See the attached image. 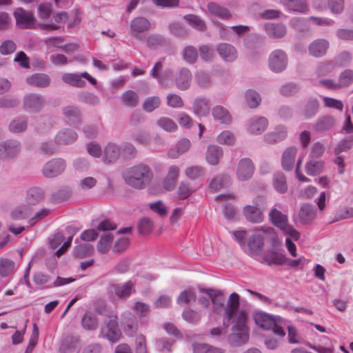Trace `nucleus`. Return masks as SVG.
<instances>
[{
  "label": "nucleus",
  "mask_w": 353,
  "mask_h": 353,
  "mask_svg": "<svg viewBox=\"0 0 353 353\" xmlns=\"http://www.w3.org/2000/svg\"><path fill=\"white\" fill-rule=\"evenodd\" d=\"M17 24L24 28H30L34 24L32 13L26 11L22 8H18L14 12Z\"/></svg>",
  "instance_id": "obj_13"
},
{
  "label": "nucleus",
  "mask_w": 353,
  "mask_h": 353,
  "mask_svg": "<svg viewBox=\"0 0 353 353\" xmlns=\"http://www.w3.org/2000/svg\"><path fill=\"white\" fill-rule=\"evenodd\" d=\"M336 121L334 117L324 115L317 119L313 125V129L317 132H323L332 128Z\"/></svg>",
  "instance_id": "obj_21"
},
{
  "label": "nucleus",
  "mask_w": 353,
  "mask_h": 353,
  "mask_svg": "<svg viewBox=\"0 0 353 353\" xmlns=\"http://www.w3.org/2000/svg\"><path fill=\"white\" fill-rule=\"evenodd\" d=\"M77 340L73 337H65L61 347L63 353H75Z\"/></svg>",
  "instance_id": "obj_64"
},
{
  "label": "nucleus",
  "mask_w": 353,
  "mask_h": 353,
  "mask_svg": "<svg viewBox=\"0 0 353 353\" xmlns=\"http://www.w3.org/2000/svg\"><path fill=\"white\" fill-rule=\"evenodd\" d=\"M81 325L85 330H95L97 328L98 323L94 316L90 313H86L81 319Z\"/></svg>",
  "instance_id": "obj_55"
},
{
  "label": "nucleus",
  "mask_w": 353,
  "mask_h": 353,
  "mask_svg": "<svg viewBox=\"0 0 353 353\" xmlns=\"http://www.w3.org/2000/svg\"><path fill=\"white\" fill-rule=\"evenodd\" d=\"M268 125V121L265 117H259L253 118L249 123V131L255 134L263 133Z\"/></svg>",
  "instance_id": "obj_27"
},
{
  "label": "nucleus",
  "mask_w": 353,
  "mask_h": 353,
  "mask_svg": "<svg viewBox=\"0 0 353 353\" xmlns=\"http://www.w3.org/2000/svg\"><path fill=\"white\" fill-rule=\"evenodd\" d=\"M109 293H114L120 299H126L135 292L134 283L128 281L122 284H111L108 288Z\"/></svg>",
  "instance_id": "obj_9"
},
{
  "label": "nucleus",
  "mask_w": 353,
  "mask_h": 353,
  "mask_svg": "<svg viewBox=\"0 0 353 353\" xmlns=\"http://www.w3.org/2000/svg\"><path fill=\"white\" fill-rule=\"evenodd\" d=\"M243 212L250 222L260 223L263 219V211L259 207L248 205L244 208Z\"/></svg>",
  "instance_id": "obj_31"
},
{
  "label": "nucleus",
  "mask_w": 353,
  "mask_h": 353,
  "mask_svg": "<svg viewBox=\"0 0 353 353\" xmlns=\"http://www.w3.org/2000/svg\"><path fill=\"white\" fill-rule=\"evenodd\" d=\"M193 112L198 117H205L210 112V106L205 99L197 98L194 101Z\"/></svg>",
  "instance_id": "obj_41"
},
{
  "label": "nucleus",
  "mask_w": 353,
  "mask_h": 353,
  "mask_svg": "<svg viewBox=\"0 0 353 353\" xmlns=\"http://www.w3.org/2000/svg\"><path fill=\"white\" fill-rule=\"evenodd\" d=\"M240 305V296L236 293H232L227 300L226 304L224 306L225 319L223 321V325L228 327L231 321L236 319L237 314L240 312H243L245 318H248V314L244 310H239Z\"/></svg>",
  "instance_id": "obj_3"
},
{
  "label": "nucleus",
  "mask_w": 353,
  "mask_h": 353,
  "mask_svg": "<svg viewBox=\"0 0 353 353\" xmlns=\"http://www.w3.org/2000/svg\"><path fill=\"white\" fill-rule=\"evenodd\" d=\"M77 138V134L72 130L65 129L60 131L55 137V142L58 144H69Z\"/></svg>",
  "instance_id": "obj_33"
},
{
  "label": "nucleus",
  "mask_w": 353,
  "mask_h": 353,
  "mask_svg": "<svg viewBox=\"0 0 353 353\" xmlns=\"http://www.w3.org/2000/svg\"><path fill=\"white\" fill-rule=\"evenodd\" d=\"M123 332L128 336H133L137 332L139 323L137 317L131 312H125L123 315Z\"/></svg>",
  "instance_id": "obj_16"
},
{
  "label": "nucleus",
  "mask_w": 353,
  "mask_h": 353,
  "mask_svg": "<svg viewBox=\"0 0 353 353\" xmlns=\"http://www.w3.org/2000/svg\"><path fill=\"white\" fill-rule=\"evenodd\" d=\"M270 70L274 72H281L288 65V56L286 53L280 49L272 52L268 59Z\"/></svg>",
  "instance_id": "obj_4"
},
{
  "label": "nucleus",
  "mask_w": 353,
  "mask_h": 353,
  "mask_svg": "<svg viewBox=\"0 0 353 353\" xmlns=\"http://www.w3.org/2000/svg\"><path fill=\"white\" fill-rule=\"evenodd\" d=\"M44 104V98L41 94L30 93L26 94L23 98V108L30 113L39 112Z\"/></svg>",
  "instance_id": "obj_6"
},
{
  "label": "nucleus",
  "mask_w": 353,
  "mask_h": 353,
  "mask_svg": "<svg viewBox=\"0 0 353 353\" xmlns=\"http://www.w3.org/2000/svg\"><path fill=\"white\" fill-rule=\"evenodd\" d=\"M201 292L205 293L210 299L215 312H219L221 309L224 308L225 299L223 292L220 290L213 289L199 288Z\"/></svg>",
  "instance_id": "obj_10"
},
{
  "label": "nucleus",
  "mask_w": 353,
  "mask_h": 353,
  "mask_svg": "<svg viewBox=\"0 0 353 353\" xmlns=\"http://www.w3.org/2000/svg\"><path fill=\"white\" fill-rule=\"evenodd\" d=\"M27 121L23 118H17L12 121L9 125V130L13 133H21L26 130Z\"/></svg>",
  "instance_id": "obj_56"
},
{
  "label": "nucleus",
  "mask_w": 353,
  "mask_h": 353,
  "mask_svg": "<svg viewBox=\"0 0 353 353\" xmlns=\"http://www.w3.org/2000/svg\"><path fill=\"white\" fill-rule=\"evenodd\" d=\"M77 99L79 101L90 105H96L99 103V98L96 94L86 91L80 92Z\"/></svg>",
  "instance_id": "obj_50"
},
{
  "label": "nucleus",
  "mask_w": 353,
  "mask_h": 353,
  "mask_svg": "<svg viewBox=\"0 0 353 353\" xmlns=\"http://www.w3.org/2000/svg\"><path fill=\"white\" fill-rule=\"evenodd\" d=\"M161 104V99L159 97H148L143 103V109L145 112H151Z\"/></svg>",
  "instance_id": "obj_61"
},
{
  "label": "nucleus",
  "mask_w": 353,
  "mask_h": 353,
  "mask_svg": "<svg viewBox=\"0 0 353 353\" xmlns=\"http://www.w3.org/2000/svg\"><path fill=\"white\" fill-rule=\"evenodd\" d=\"M353 145V136L341 140L334 148L335 155H339L342 152H346L352 148Z\"/></svg>",
  "instance_id": "obj_62"
},
{
  "label": "nucleus",
  "mask_w": 353,
  "mask_h": 353,
  "mask_svg": "<svg viewBox=\"0 0 353 353\" xmlns=\"http://www.w3.org/2000/svg\"><path fill=\"white\" fill-rule=\"evenodd\" d=\"M319 108V101L316 99H310L307 101L304 109L303 114L306 119H310L318 112Z\"/></svg>",
  "instance_id": "obj_47"
},
{
  "label": "nucleus",
  "mask_w": 353,
  "mask_h": 353,
  "mask_svg": "<svg viewBox=\"0 0 353 353\" xmlns=\"http://www.w3.org/2000/svg\"><path fill=\"white\" fill-rule=\"evenodd\" d=\"M273 185L279 193H285L288 190L286 177L282 172H276L273 176Z\"/></svg>",
  "instance_id": "obj_43"
},
{
  "label": "nucleus",
  "mask_w": 353,
  "mask_h": 353,
  "mask_svg": "<svg viewBox=\"0 0 353 353\" xmlns=\"http://www.w3.org/2000/svg\"><path fill=\"white\" fill-rule=\"evenodd\" d=\"M44 199V192L41 188L32 187L27 191L26 201L28 205H35Z\"/></svg>",
  "instance_id": "obj_28"
},
{
  "label": "nucleus",
  "mask_w": 353,
  "mask_h": 353,
  "mask_svg": "<svg viewBox=\"0 0 353 353\" xmlns=\"http://www.w3.org/2000/svg\"><path fill=\"white\" fill-rule=\"evenodd\" d=\"M287 137V129L284 125H278L274 131L267 133L265 141L270 144H274L283 141Z\"/></svg>",
  "instance_id": "obj_24"
},
{
  "label": "nucleus",
  "mask_w": 353,
  "mask_h": 353,
  "mask_svg": "<svg viewBox=\"0 0 353 353\" xmlns=\"http://www.w3.org/2000/svg\"><path fill=\"white\" fill-rule=\"evenodd\" d=\"M325 163L322 160L311 159L305 164V172L308 175L316 176L323 172Z\"/></svg>",
  "instance_id": "obj_32"
},
{
  "label": "nucleus",
  "mask_w": 353,
  "mask_h": 353,
  "mask_svg": "<svg viewBox=\"0 0 353 353\" xmlns=\"http://www.w3.org/2000/svg\"><path fill=\"white\" fill-rule=\"evenodd\" d=\"M269 215L273 224L281 230L286 228L288 224V216L276 208L272 209Z\"/></svg>",
  "instance_id": "obj_40"
},
{
  "label": "nucleus",
  "mask_w": 353,
  "mask_h": 353,
  "mask_svg": "<svg viewBox=\"0 0 353 353\" xmlns=\"http://www.w3.org/2000/svg\"><path fill=\"white\" fill-rule=\"evenodd\" d=\"M190 141L187 139H182L177 142L174 148L170 149L168 152V157L176 159L182 154L186 152L190 148Z\"/></svg>",
  "instance_id": "obj_29"
},
{
  "label": "nucleus",
  "mask_w": 353,
  "mask_h": 353,
  "mask_svg": "<svg viewBox=\"0 0 353 353\" xmlns=\"http://www.w3.org/2000/svg\"><path fill=\"white\" fill-rule=\"evenodd\" d=\"M297 148L292 146L288 148L283 153L281 157V165L285 171H291L294 166L295 158Z\"/></svg>",
  "instance_id": "obj_19"
},
{
  "label": "nucleus",
  "mask_w": 353,
  "mask_h": 353,
  "mask_svg": "<svg viewBox=\"0 0 353 353\" xmlns=\"http://www.w3.org/2000/svg\"><path fill=\"white\" fill-rule=\"evenodd\" d=\"M157 125L167 132H174L177 129L176 124L168 117H161L157 121Z\"/></svg>",
  "instance_id": "obj_63"
},
{
  "label": "nucleus",
  "mask_w": 353,
  "mask_h": 353,
  "mask_svg": "<svg viewBox=\"0 0 353 353\" xmlns=\"http://www.w3.org/2000/svg\"><path fill=\"white\" fill-rule=\"evenodd\" d=\"M216 50L220 57L225 61L232 62L237 58L236 48L230 43H222L216 46Z\"/></svg>",
  "instance_id": "obj_18"
},
{
  "label": "nucleus",
  "mask_w": 353,
  "mask_h": 353,
  "mask_svg": "<svg viewBox=\"0 0 353 353\" xmlns=\"http://www.w3.org/2000/svg\"><path fill=\"white\" fill-rule=\"evenodd\" d=\"M192 74L189 69L182 68L176 74L175 85L180 90H188L191 84Z\"/></svg>",
  "instance_id": "obj_17"
},
{
  "label": "nucleus",
  "mask_w": 353,
  "mask_h": 353,
  "mask_svg": "<svg viewBox=\"0 0 353 353\" xmlns=\"http://www.w3.org/2000/svg\"><path fill=\"white\" fill-rule=\"evenodd\" d=\"M153 222L148 217L140 219L138 223L139 232L142 235H146L150 233L153 229Z\"/></svg>",
  "instance_id": "obj_59"
},
{
  "label": "nucleus",
  "mask_w": 353,
  "mask_h": 353,
  "mask_svg": "<svg viewBox=\"0 0 353 353\" xmlns=\"http://www.w3.org/2000/svg\"><path fill=\"white\" fill-rule=\"evenodd\" d=\"M256 324L264 330H270L275 326V321L279 319L276 316H271L265 312H256L253 316Z\"/></svg>",
  "instance_id": "obj_15"
},
{
  "label": "nucleus",
  "mask_w": 353,
  "mask_h": 353,
  "mask_svg": "<svg viewBox=\"0 0 353 353\" xmlns=\"http://www.w3.org/2000/svg\"><path fill=\"white\" fill-rule=\"evenodd\" d=\"M245 99L250 108H257L261 101L260 94L256 90L252 89H249L245 92Z\"/></svg>",
  "instance_id": "obj_46"
},
{
  "label": "nucleus",
  "mask_w": 353,
  "mask_h": 353,
  "mask_svg": "<svg viewBox=\"0 0 353 353\" xmlns=\"http://www.w3.org/2000/svg\"><path fill=\"white\" fill-rule=\"evenodd\" d=\"M316 208L310 203H305L301 205L299 212V219L303 225L310 224L316 218Z\"/></svg>",
  "instance_id": "obj_14"
},
{
  "label": "nucleus",
  "mask_w": 353,
  "mask_h": 353,
  "mask_svg": "<svg viewBox=\"0 0 353 353\" xmlns=\"http://www.w3.org/2000/svg\"><path fill=\"white\" fill-rule=\"evenodd\" d=\"M101 333L112 343L119 341L121 336V332L118 327L116 316L110 319L106 326L101 329Z\"/></svg>",
  "instance_id": "obj_11"
},
{
  "label": "nucleus",
  "mask_w": 353,
  "mask_h": 353,
  "mask_svg": "<svg viewBox=\"0 0 353 353\" xmlns=\"http://www.w3.org/2000/svg\"><path fill=\"white\" fill-rule=\"evenodd\" d=\"M230 177L227 174H222L219 176H214L210 183V188L214 191H218L221 188H227L230 185Z\"/></svg>",
  "instance_id": "obj_35"
},
{
  "label": "nucleus",
  "mask_w": 353,
  "mask_h": 353,
  "mask_svg": "<svg viewBox=\"0 0 353 353\" xmlns=\"http://www.w3.org/2000/svg\"><path fill=\"white\" fill-rule=\"evenodd\" d=\"M254 170V166L252 160L248 158L242 159L237 166V177L241 181H246L252 176Z\"/></svg>",
  "instance_id": "obj_12"
},
{
  "label": "nucleus",
  "mask_w": 353,
  "mask_h": 353,
  "mask_svg": "<svg viewBox=\"0 0 353 353\" xmlns=\"http://www.w3.org/2000/svg\"><path fill=\"white\" fill-rule=\"evenodd\" d=\"M223 156V150L221 148L217 145H209L206 152V161L211 165H217L219 159Z\"/></svg>",
  "instance_id": "obj_36"
},
{
  "label": "nucleus",
  "mask_w": 353,
  "mask_h": 353,
  "mask_svg": "<svg viewBox=\"0 0 353 353\" xmlns=\"http://www.w3.org/2000/svg\"><path fill=\"white\" fill-rule=\"evenodd\" d=\"M32 212V210L30 207L26 205H22L11 212V217L14 220H21L28 218Z\"/></svg>",
  "instance_id": "obj_52"
},
{
  "label": "nucleus",
  "mask_w": 353,
  "mask_h": 353,
  "mask_svg": "<svg viewBox=\"0 0 353 353\" xmlns=\"http://www.w3.org/2000/svg\"><path fill=\"white\" fill-rule=\"evenodd\" d=\"M247 321L248 318L245 317L243 312L239 313L232 321V332L228 336V342L231 347H241L248 342L250 334Z\"/></svg>",
  "instance_id": "obj_2"
},
{
  "label": "nucleus",
  "mask_w": 353,
  "mask_h": 353,
  "mask_svg": "<svg viewBox=\"0 0 353 353\" xmlns=\"http://www.w3.org/2000/svg\"><path fill=\"white\" fill-rule=\"evenodd\" d=\"M14 262L6 258H0V276L5 277L10 274L14 269Z\"/></svg>",
  "instance_id": "obj_53"
},
{
  "label": "nucleus",
  "mask_w": 353,
  "mask_h": 353,
  "mask_svg": "<svg viewBox=\"0 0 353 353\" xmlns=\"http://www.w3.org/2000/svg\"><path fill=\"white\" fill-rule=\"evenodd\" d=\"M150 27L151 23L146 18L136 17L130 22V35L135 39H140L141 34L149 30Z\"/></svg>",
  "instance_id": "obj_8"
},
{
  "label": "nucleus",
  "mask_w": 353,
  "mask_h": 353,
  "mask_svg": "<svg viewBox=\"0 0 353 353\" xmlns=\"http://www.w3.org/2000/svg\"><path fill=\"white\" fill-rule=\"evenodd\" d=\"M61 79L65 83L70 86L83 88L86 85V83L82 79L81 74L64 73L61 76Z\"/></svg>",
  "instance_id": "obj_30"
},
{
  "label": "nucleus",
  "mask_w": 353,
  "mask_h": 353,
  "mask_svg": "<svg viewBox=\"0 0 353 353\" xmlns=\"http://www.w3.org/2000/svg\"><path fill=\"white\" fill-rule=\"evenodd\" d=\"M183 19L190 26L199 31H204L206 28L205 22L195 14H186L183 17Z\"/></svg>",
  "instance_id": "obj_51"
},
{
  "label": "nucleus",
  "mask_w": 353,
  "mask_h": 353,
  "mask_svg": "<svg viewBox=\"0 0 353 353\" xmlns=\"http://www.w3.org/2000/svg\"><path fill=\"white\" fill-rule=\"evenodd\" d=\"M264 260L269 265L273 264L277 265H282L287 262L288 259L284 254L272 250L270 252L265 253V254L264 255Z\"/></svg>",
  "instance_id": "obj_37"
},
{
  "label": "nucleus",
  "mask_w": 353,
  "mask_h": 353,
  "mask_svg": "<svg viewBox=\"0 0 353 353\" xmlns=\"http://www.w3.org/2000/svg\"><path fill=\"white\" fill-rule=\"evenodd\" d=\"M119 147L112 143H108L104 149V161L107 163L114 162L120 155Z\"/></svg>",
  "instance_id": "obj_39"
},
{
  "label": "nucleus",
  "mask_w": 353,
  "mask_h": 353,
  "mask_svg": "<svg viewBox=\"0 0 353 353\" xmlns=\"http://www.w3.org/2000/svg\"><path fill=\"white\" fill-rule=\"evenodd\" d=\"M212 115L214 119L221 123L227 124L232 121L231 115L228 110L221 105H216L212 109Z\"/></svg>",
  "instance_id": "obj_42"
},
{
  "label": "nucleus",
  "mask_w": 353,
  "mask_h": 353,
  "mask_svg": "<svg viewBox=\"0 0 353 353\" xmlns=\"http://www.w3.org/2000/svg\"><path fill=\"white\" fill-rule=\"evenodd\" d=\"M183 57L186 62L194 63L198 58L196 48L192 46H186L183 50Z\"/></svg>",
  "instance_id": "obj_57"
},
{
  "label": "nucleus",
  "mask_w": 353,
  "mask_h": 353,
  "mask_svg": "<svg viewBox=\"0 0 353 353\" xmlns=\"http://www.w3.org/2000/svg\"><path fill=\"white\" fill-rule=\"evenodd\" d=\"M120 101L124 106L135 108L139 103V98L137 92L129 90L121 95Z\"/></svg>",
  "instance_id": "obj_34"
},
{
  "label": "nucleus",
  "mask_w": 353,
  "mask_h": 353,
  "mask_svg": "<svg viewBox=\"0 0 353 353\" xmlns=\"http://www.w3.org/2000/svg\"><path fill=\"white\" fill-rule=\"evenodd\" d=\"M281 3L291 11L303 12L306 9L305 0H281Z\"/></svg>",
  "instance_id": "obj_44"
},
{
  "label": "nucleus",
  "mask_w": 353,
  "mask_h": 353,
  "mask_svg": "<svg viewBox=\"0 0 353 353\" xmlns=\"http://www.w3.org/2000/svg\"><path fill=\"white\" fill-rule=\"evenodd\" d=\"M63 114L71 125H78L81 121L80 109L74 105H68L63 108Z\"/></svg>",
  "instance_id": "obj_26"
},
{
  "label": "nucleus",
  "mask_w": 353,
  "mask_h": 353,
  "mask_svg": "<svg viewBox=\"0 0 353 353\" xmlns=\"http://www.w3.org/2000/svg\"><path fill=\"white\" fill-rule=\"evenodd\" d=\"M196 300L195 292L192 290L181 292L177 298V303L179 305H188Z\"/></svg>",
  "instance_id": "obj_58"
},
{
  "label": "nucleus",
  "mask_w": 353,
  "mask_h": 353,
  "mask_svg": "<svg viewBox=\"0 0 353 353\" xmlns=\"http://www.w3.org/2000/svg\"><path fill=\"white\" fill-rule=\"evenodd\" d=\"M21 143L14 139L0 143V159L7 160L16 157L21 150Z\"/></svg>",
  "instance_id": "obj_5"
},
{
  "label": "nucleus",
  "mask_w": 353,
  "mask_h": 353,
  "mask_svg": "<svg viewBox=\"0 0 353 353\" xmlns=\"http://www.w3.org/2000/svg\"><path fill=\"white\" fill-rule=\"evenodd\" d=\"M264 245L263 236L259 234H252L248 240V246L250 253L253 255H259Z\"/></svg>",
  "instance_id": "obj_25"
},
{
  "label": "nucleus",
  "mask_w": 353,
  "mask_h": 353,
  "mask_svg": "<svg viewBox=\"0 0 353 353\" xmlns=\"http://www.w3.org/2000/svg\"><path fill=\"white\" fill-rule=\"evenodd\" d=\"M353 81V70L346 69L342 72L339 78L338 87L341 88L349 85Z\"/></svg>",
  "instance_id": "obj_60"
},
{
  "label": "nucleus",
  "mask_w": 353,
  "mask_h": 353,
  "mask_svg": "<svg viewBox=\"0 0 353 353\" xmlns=\"http://www.w3.org/2000/svg\"><path fill=\"white\" fill-rule=\"evenodd\" d=\"M328 48V41L325 39H319L310 44L308 50L311 55L315 57H321L325 54Z\"/></svg>",
  "instance_id": "obj_20"
},
{
  "label": "nucleus",
  "mask_w": 353,
  "mask_h": 353,
  "mask_svg": "<svg viewBox=\"0 0 353 353\" xmlns=\"http://www.w3.org/2000/svg\"><path fill=\"white\" fill-rule=\"evenodd\" d=\"M94 252V247L90 244H81L73 249V253L77 258H84L91 255Z\"/></svg>",
  "instance_id": "obj_49"
},
{
  "label": "nucleus",
  "mask_w": 353,
  "mask_h": 353,
  "mask_svg": "<svg viewBox=\"0 0 353 353\" xmlns=\"http://www.w3.org/2000/svg\"><path fill=\"white\" fill-rule=\"evenodd\" d=\"M264 28L266 34L271 38H282L287 32L286 27L283 23H267Z\"/></svg>",
  "instance_id": "obj_23"
},
{
  "label": "nucleus",
  "mask_w": 353,
  "mask_h": 353,
  "mask_svg": "<svg viewBox=\"0 0 353 353\" xmlns=\"http://www.w3.org/2000/svg\"><path fill=\"white\" fill-rule=\"evenodd\" d=\"M194 353H225V350L208 343H195L192 345Z\"/></svg>",
  "instance_id": "obj_38"
},
{
  "label": "nucleus",
  "mask_w": 353,
  "mask_h": 353,
  "mask_svg": "<svg viewBox=\"0 0 353 353\" xmlns=\"http://www.w3.org/2000/svg\"><path fill=\"white\" fill-rule=\"evenodd\" d=\"M50 77L44 73H37L26 77V82L37 88H46L50 84Z\"/></svg>",
  "instance_id": "obj_22"
},
{
  "label": "nucleus",
  "mask_w": 353,
  "mask_h": 353,
  "mask_svg": "<svg viewBox=\"0 0 353 353\" xmlns=\"http://www.w3.org/2000/svg\"><path fill=\"white\" fill-rule=\"evenodd\" d=\"M208 9L210 13L216 15L223 19H228L231 17V14L227 8L221 7L215 3H210L208 5Z\"/></svg>",
  "instance_id": "obj_48"
},
{
  "label": "nucleus",
  "mask_w": 353,
  "mask_h": 353,
  "mask_svg": "<svg viewBox=\"0 0 353 353\" xmlns=\"http://www.w3.org/2000/svg\"><path fill=\"white\" fill-rule=\"evenodd\" d=\"M71 196V189L68 187H64L54 192L50 196V201L52 203H61L68 199Z\"/></svg>",
  "instance_id": "obj_45"
},
{
  "label": "nucleus",
  "mask_w": 353,
  "mask_h": 353,
  "mask_svg": "<svg viewBox=\"0 0 353 353\" xmlns=\"http://www.w3.org/2000/svg\"><path fill=\"white\" fill-rule=\"evenodd\" d=\"M121 176L128 185L136 190H143L151 183L153 172L149 165L140 163L125 169Z\"/></svg>",
  "instance_id": "obj_1"
},
{
  "label": "nucleus",
  "mask_w": 353,
  "mask_h": 353,
  "mask_svg": "<svg viewBox=\"0 0 353 353\" xmlns=\"http://www.w3.org/2000/svg\"><path fill=\"white\" fill-rule=\"evenodd\" d=\"M65 168V162L62 159H53L43 168V174L48 178L55 177L61 174Z\"/></svg>",
  "instance_id": "obj_7"
},
{
  "label": "nucleus",
  "mask_w": 353,
  "mask_h": 353,
  "mask_svg": "<svg viewBox=\"0 0 353 353\" xmlns=\"http://www.w3.org/2000/svg\"><path fill=\"white\" fill-rule=\"evenodd\" d=\"M114 236L112 234H106L101 236L97 244V250L101 254L107 253L113 241Z\"/></svg>",
  "instance_id": "obj_54"
}]
</instances>
